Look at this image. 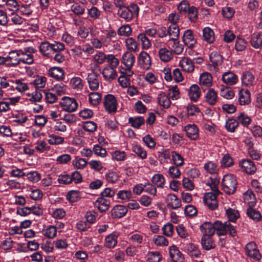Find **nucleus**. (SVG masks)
Returning <instances> with one entry per match:
<instances>
[{
  "label": "nucleus",
  "mask_w": 262,
  "mask_h": 262,
  "mask_svg": "<svg viewBox=\"0 0 262 262\" xmlns=\"http://www.w3.org/2000/svg\"><path fill=\"white\" fill-rule=\"evenodd\" d=\"M139 12V7L136 4H130L124 7L122 10H118L117 15L126 22H130L137 19Z\"/></svg>",
  "instance_id": "f257e3e1"
},
{
  "label": "nucleus",
  "mask_w": 262,
  "mask_h": 262,
  "mask_svg": "<svg viewBox=\"0 0 262 262\" xmlns=\"http://www.w3.org/2000/svg\"><path fill=\"white\" fill-rule=\"evenodd\" d=\"M215 231L219 236L225 235L228 233L231 236L236 235L237 232L235 227L229 221L224 223L217 221L214 223Z\"/></svg>",
  "instance_id": "f03ea898"
},
{
  "label": "nucleus",
  "mask_w": 262,
  "mask_h": 262,
  "mask_svg": "<svg viewBox=\"0 0 262 262\" xmlns=\"http://www.w3.org/2000/svg\"><path fill=\"white\" fill-rule=\"evenodd\" d=\"M237 182L234 176L231 174H226L224 176L222 182V189L228 194H233L237 188Z\"/></svg>",
  "instance_id": "7ed1b4c3"
},
{
  "label": "nucleus",
  "mask_w": 262,
  "mask_h": 262,
  "mask_svg": "<svg viewBox=\"0 0 262 262\" xmlns=\"http://www.w3.org/2000/svg\"><path fill=\"white\" fill-rule=\"evenodd\" d=\"M157 33V30L154 28H150L146 30L145 33H141L138 35L137 39L139 41L141 42L142 48L144 49H149L151 43L149 39L147 37L146 35L149 36H154Z\"/></svg>",
  "instance_id": "20e7f679"
},
{
  "label": "nucleus",
  "mask_w": 262,
  "mask_h": 262,
  "mask_svg": "<svg viewBox=\"0 0 262 262\" xmlns=\"http://www.w3.org/2000/svg\"><path fill=\"white\" fill-rule=\"evenodd\" d=\"M103 105L105 111L109 114L115 113L117 111V102L115 97L107 94L104 98Z\"/></svg>",
  "instance_id": "39448f33"
},
{
  "label": "nucleus",
  "mask_w": 262,
  "mask_h": 262,
  "mask_svg": "<svg viewBox=\"0 0 262 262\" xmlns=\"http://www.w3.org/2000/svg\"><path fill=\"white\" fill-rule=\"evenodd\" d=\"M63 110L68 112L75 111L78 107V103L74 98L64 97L60 102Z\"/></svg>",
  "instance_id": "423d86ee"
},
{
  "label": "nucleus",
  "mask_w": 262,
  "mask_h": 262,
  "mask_svg": "<svg viewBox=\"0 0 262 262\" xmlns=\"http://www.w3.org/2000/svg\"><path fill=\"white\" fill-rule=\"evenodd\" d=\"M239 166L243 171L249 174H254L256 170L255 164L250 159H243L239 162Z\"/></svg>",
  "instance_id": "0eeeda50"
},
{
  "label": "nucleus",
  "mask_w": 262,
  "mask_h": 262,
  "mask_svg": "<svg viewBox=\"0 0 262 262\" xmlns=\"http://www.w3.org/2000/svg\"><path fill=\"white\" fill-rule=\"evenodd\" d=\"M246 254L248 256L256 260L261 258V255L257 249L256 245L254 242H250L247 244L245 248Z\"/></svg>",
  "instance_id": "6e6552de"
},
{
  "label": "nucleus",
  "mask_w": 262,
  "mask_h": 262,
  "mask_svg": "<svg viewBox=\"0 0 262 262\" xmlns=\"http://www.w3.org/2000/svg\"><path fill=\"white\" fill-rule=\"evenodd\" d=\"M165 202L168 208L177 209L181 206V200L174 194L167 195Z\"/></svg>",
  "instance_id": "1a4fd4ad"
},
{
  "label": "nucleus",
  "mask_w": 262,
  "mask_h": 262,
  "mask_svg": "<svg viewBox=\"0 0 262 262\" xmlns=\"http://www.w3.org/2000/svg\"><path fill=\"white\" fill-rule=\"evenodd\" d=\"M138 64L144 70L149 69L151 66L150 57L145 52H141L138 57Z\"/></svg>",
  "instance_id": "9d476101"
},
{
  "label": "nucleus",
  "mask_w": 262,
  "mask_h": 262,
  "mask_svg": "<svg viewBox=\"0 0 262 262\" xmlns=\"http://www.w3.org/2000/svg\"><path fill=\"white\" fill-rule=\"evenodd\" d=\"M7 63H6L7 67H15L18 66L20 62V58H19L16 50L10 52L7 56Z\"/></svg>",
  "instance_id": "9b49d317"
},
{
  "label": "nucleus",
  "mask_w": 262,
  "mask_h": 262,
  "mask_svg": "<svg viewBox=\"0 0 262 262\" xmlns=\"http://www.w3.org/2000/svg\"><path fill=\"white\" fill-rule=\"evenodd\" d=\"M104 80L108 82L115 80L117 77V73L114 68L110 67H105L102 72Z\"/></svg>",
  "instance_id": "f8f14e48"
},
{
  "label": "nucleus",
  "mask_w": 262,
  "mask_h": 262,
  "mask_svg": "<svg viewBox=\"0 0 262 262\" xmlns=\"http://www.w3.org/2000/svg\"><path fill=\"white\" fill-rule=\"evenodd\" d=\"M110 206V201L103 197L98 198L94 203V206L101 212H106Z\"/></svg>",
  "instance_id": "ddd939ff"
},
{
  "label": "nucleus",
  "mask_w": 262,
  "mask_h": 262,
  "mask_svg": "<svg viewBox=\"0 0 262 262\" xmlns=\"http://www.w3.org/2000/svg\"><path fill=\"white\" fill-rule=\"evenodd\" d=\"M127 210V208L123 205H116L111 211V216L113 218L122 217L125 215Z\"/></svg>",
  "instance_id": "4468645a"
},
{
  "label": "nucleus",
  "mask_w": 262,
  "mask_h": 262,
  "mask_svg": "<svg viewBox=\"0 0 262 262\" xmlns=\"http://www.w3.org/2000/svg\"><path fill=\"white\" fill-rule=\"evenodd\" d=\"M179 66L186 72L191 73L194 69V62L188 57L182 58L179 62Z\"/></svg>",
  "instance_id": "2eb2a0df"
},
{
  "label": "nucleus",
  "mask_w": 262,
  "mask_h": 262,
  "mask_svg": "<svg viewBox=\"0 0 262 262\" xmlns=\"http://www.w3.org/2000/svg\"><path fill=\"white\" fill-rule=\"evenodd\" d=\"M169 254L174 262H183L184 260L183 255L174 245L169 248Z\"/></svg>",
  "instance_id": "dca6fc26"
},
{
  "label": "nucleus",
  "mask_w": 262,
  "mask_h": 262,
  "mask_svg": "<svg viewBox=\"0 0 262 262\" xmlns=\"http://www.w3.org/2000/svg\"><path fill=\"white\" fill-rule=\"evenodd\" d=\"M223 81L227 85H232L237 83L238 77L234 73L229 71L225 72L222 75Z\"/></svg>",
  "instance_id": "f3484780"
},
{
  "label": "nucleus",
  "mask_w": 262,
  "mask_h": 262,
  "mask_svg": "<svg viewBox=\"0 0 262 262\" xmlns=\"http://www.w3.org/2000/svg\"><path fill=\"white\" fill-rule=\"evenodd\" d=\"M88 82L89 88L91 90L95 91L98 90L99 85L98 75L95 72L89 73L88 76Z\"/></svg>",
  "instance_id": "a211bd4d"
},
{
  "label": "nucleus",
  "mask_w": 262,
  "mask_h": 262,
  "mask_svg": "<svg viewBox=\"0 0 262 262\" xmlns=\"http://www.w3.org/2000/svg\"><path fill=\"white\" fill-rule=\"evenodd\" d=\"M238 101L242 105L249 104L251 102V95L249 91L242 89L238 93Z\"/></svg>",
  "instance_id": "6ab92c4d"
},
{
  "label": "nucleus",
  "mask_w": 262,
  "mask_h": 262,
  "mask_svg": "<svg viewBox=\"0 0 262 262\" xmlns=\"http://www.w3.org/2000/svg\"><path fill=\"white\" fill-rule=\"evenodd\" d=\"M200 230L204 233L203 235L212 236L215 232L214 223L205 222L200 226Z\"/></svg>",
  "instance_id": "aec40b11"
},
{
  "label": "nucleus",
  "mask_w": 262,
  "mask_h": 262,
  "mask_svg": "<svg viewBox=\"0 0 262 262\" xmlns=\"http://www.w3.org/2000/svg\"><path fill=\"white\" fill-rule=\"evenodd\" d=\"M187 137L192 140H195L199 136V129L195 124H188L185 127Z\"/></svg>",
  "instance_id": "412c9836"
},
{
  "label": "nucleus",
  "mask_w": 262,
  "mask_h": 262,
  "mask_svg": "<svg viewBox=\"0 0 262 262\" xmlns=\"http://www.w3.org/2000/svg\"><path fill=\"white\" fill-rule=\"evenodd\" d=\"M188 95L192 101L196 102L201 95V91L197 84H192L189 89Z\"/></svg>",
  "instance_id": "4be33fe9"
},
{
  "label": "nucleus",
  "mask_w": 262,
  "mask_h": 262,
  "mask_svg": "<svg viewBox=\"0 0 262 262\" xmlns=\"http://www.w3.org/2000/svg\"><path fill=\"white\" fill-rule=\"evenodd\" d=\"M183 41L190 48H192L195 43L192 31L191 30H186L183 36Z\"/></svg>",
  "instance_id": "5701e85b"
},
{
  "label": "nucleus",
  "mask_w": 262,
  "mask_h": 262,
  "mask_svg": "<svg viewBox=\"0 0 262 262\" xmlns=\"http://www.w3.org/2000/svg\"><path fill=\"white\" fill-rule=\"evenodd\" d=\"M201 244L203 249L209 250L215 247V244L212 240V236L203 235Z\"/></svg>",
  "instance_id": "b1692460"
},
{
  "label": "nucleus",
  "mask_w": 262,
  "mask_h": 262,
  "mask_svg": "<svg viewBox=\"0 0 262 262\" xmlns=\"http://www.w3.org/2000/svg\"><path fill=\"white\" fill-rule=\"evenodd\" d=\"M49 75L57 80H62L64 78V73L62 68L52 67L49 70Z\"/></svg>",
  "instance_id": "393cba45"
},
{
  "label": "nucleus",
  "mask_w": 262,
  "mask_h": 262,
  "mask_svg": "<svg viewBox=\"0 0 262 262\" xmlns=\"http://www.w3.org/2000/svg\"><path fill=\"white\" fill-rule=\"evenodd\" d=\"M135 62V57L132 53L126 52L123 55L122 63L124 64L126 67L132 68Z\"/></svg>",
  "instance_id": "a878e982"
},
{
  "label": "nucleus",
  "mask_w": 262,
  "mask_h": 262,
  "mask_svg": "<svg viewBox=\"0 0 262 262\" xmlns=\"http://www.w3.org/2000/svg\"><path fill=\"white\" fill-rule=\"evenodd\" d=\"M168 34L170 36V40L176 41L179 37L180 29L176 24H172L168 28Z\"/></svg>",
  "instance_id": "bb28decb"
},
{
  "label": "nucleus",
  "mask_w": 262,
  "mask_h": 262,
  "mask_svg": "<svg viewBox=\"0 0 262 262\" xmlns=\"http://www.w3.org/2000/svg\"><path fill=\"white\" fill-rule=\"evenodd\" d=\"M159 56L160 59L163 62H168L173 57L171 51L166 48H162L159 50Z\"/></svg>",
  "instance_id": "cd10ccee"
},
{
  "label": "nucleus",
  "mask_w": 262,
  "mask_h": 262,
  "mask_svg": "<svg viewBox=\"0 0 262 262\" xmlns=\"http://www.w3.org/2000/svg\"><path fill=\"white\" fill-rule=\"evenodd\" d=\"M39 51L43 56L51 58L53 57L51 55V43L48 41H44L40 43Z\"/></svg>",
  "instance_id": "c85d7f7f"
},
{
  "label": "nucleus",
  "mask_w": 262,
  "mask_h": 262,
  "mask_svg": "<svg viewBox=\"0 0 262 262\" xmlns=\"http://www.w3.org/2000/svg\"><path fill=\"white\" fill-rule=\"evenodd\" d=\"M254 77L252 73L246 71L244 72L242 77V82L243 84L249 86L253 84L254 82Z\"/></svg>",
  "instance_id": "c756f323"
},
{
  "label": "nucleus",
  "mask_w": 262,
  "mask_h": 262,
  "mask_svg": "<svg viewBox=\"0 0 262 262\" xmlns=\"http://www.w3.org/2000/svg\"><path fill=\"white\" fill-rule=\"evenodd\" d=\"M217 93L213 89H209L206 94L205 99L206 101L211 105H214L217 102Z\"/></svg>",
  "instance_id": "7c9ffc66"
},
{
  "label": "nucleus",
  "mask_w": 262,
  "mask_h": 262,
  "mask_svg": "<svg viewBox=\"0 0 262 262\" xmlns=\"http://www.w3.org/2000/svg\"><path fill=\"white\" fill-rule=\"evenodd\" d=\"M209 58L214 68L221 65L223 62L222 56L216 51L212 52L210 55Z\"/></svg>",
  "instance_id": "2f4dec72"
},
{
  "label": "nucleus",
  "mask_w": 262,
  "mask_h": 262,
  "mask_svg": "<svg viewBox=\"0 0 262 262\" xmlns=\"http://www.w3.org/2000/svg\"><path fill=\"white\" fill-rule=\"evenodd\" d=\"M212 77L210 74L204 73L200 77V84L205 87H210L212 85Z\"/></svg>",
  "instance_id": "473e14b6"
},
{
  "label": "nucleus",
  "mask_w": 262,
  "mask_h": 262,
  "mask_svg": "<svg viewBox=\"0 0 262 262\" xmlns=\"http://www.w3.org/2000/svg\"><path fill=\"white\" fill-rule=\"evenodd\" d=\"M204 40L209 43L213 42L215 40L214 32L209 27H206L203 30Z\"/></svg>",
  "instance_id": "72a5a7b5"
},
{
  "label": "nucleus",
  "mask_w": 262,
  "mask_h": 262,
  "mask_svg": "<svg viewBox=\"0 0 262 262\" xmlns=\"http://www.w3.org/2000/svg\"><path fill=\"white\" fill-rule=\"evenodd\" d=\"M251 43L255 49L260 48L262 46V34L259 33H254L251 37Z\"/></svg>",
  "instance_id": "f704fd0d"
},
{
  "label": "nucleus",
  "mask_w": 262,
  "mask_h": 262,
  "mask_svg": "<svg viewBox=\"0 0 262 262\" xmlns=\"http://www.w3.org/2000/svg\"><path fill=\"white\" fill-rule=\"evenodd\" d=\"M158 99L159 104L162 106L164 108H168L169 107L171 101L165 93H161L159 94Z\"/></svg>",
  "instance_id": "c9c22d12"
},
{
  "label": "nucleus",
  "mask_w": 262,
  "mask_h": 262,
  "mask_svg": "<svg viewBox=\"0 0 262 262\" xmlns=\"http://www.w3.org/2000/svg\"><path fill=\"white\" fill-rule=\"evenodd\" d=\"M247 214L251 219L256 222L260 221L262 218V216L258 211L250 207L247 209Z\"/></svg>",
  "instance_id": "e433bc0d"
},
{
  "label": "nucleus",
  "mask_w": 262,
  "mask_h": 262,
  "mask_svg": "<svg viewBox=\"0 0 262 262\" xmlns=\"http://www.w3.org/2000/svg\"><path fill=\"white\" fill-rule=\"evenodd\" d=\"M117 244V236L111 234L105 237V246L108 248H113Z\"/></svg>",
  "instance_id": "4c0bfd02"
},
{
  "label": "nucleus",
  "mask_w": 262,
  "mask_h": 262,
  "mask_svg": "<svg viewBox=\"0 0 262 262\" xmlns=\"http://www.w3.org/2000/svg\"><path fill=\"white\" fill-rule=\"evenodd\" d=\"M152 183L157 187L163 188L165 184V178L161 174H155L152 178Z\"/></svg>",
  "instance_id": "58836bf2"
},
{
  "label": "nucleus",
  "mask_w": 262,
  "mask_h": 262,
  "mask_svg": "<svg viewBox=\"0 0 262 262\" xmlns=\"http://www.w3.org/2000/svg\"><path fill=\"white\" fill-rule=\"evenodd\" d=\"M128 122L133 127L139 128L144 123L145 120L143 117H129Z\"/></svg>",
  "instance_id": "ea45409f"
},
{
  "label": "nucleus",
  "mask_w": 262,
  "mask_h": 262,
  "mask_svg": "<svg viewBox=\"0 0 262 262\" xmlns=\"http://www.w3.org/2000/svg\"><path fill=\"white\" fill-rule=\"evenodd\" d=\"M226 215L229 219V222H235L239 217V213L237 210L228 208L226 210Z\"/></svg>",
  "instance_id": "a19ab883"
},
{
  "label": "nucleus",
  "mask_w": 262,
  "mask_h": 262,
  "mask_svg": "<svg viewBox=\"0 0 262 262\" xmlns=\"http://www.w3.org/2000/svg\"><path fill=\"white\" fill-rule=\"evenodd\" d=\"M101 100V95L97 92L91 93L89 94L90 103L94 106L98 105Z\"/></svg>",
  "instance_id": "79ce46f5"
},
{
  "label": "nucleus",
  "mask_w": 262,
  "mask_h": 262,
  "mask_svg": "<svg viewBox=\"0 0 262 262\" xmlns=\"http://www.w3.org/2000/svg\"><path fill=\"white\" fill-rule=\"evenodd\" d=\"M172 160L176 166H181L184 164V159L182 156L175 151L171 152Z\"/></svg>",
  "instance_id": "37998d69"
},
{
  "label": "nucleus",
  "mask_w": 262,
  "mask_h": 262,
  "mask_svg": "<svg viewBox=\"0 0 262 262\" xmlns=\"http://www.w3.org/2000/svg\"><path fill=\"white\" fill-rule=\"evenodd\" d=\"M105 178L107 182L110 183H115L119 178L118 173L113 170H108L105 174Z\"/></svg>",
  "instance_id": "c03bdc74"
},
{
  "label": "nucleus",
  "mask_w": 262,
  "mask_h": 262,
  "mask_svg": "<svg viewBox=\"0 0 262 262\" xmlns=\"http://www.w3.org/2000/svg\"><path fill=\"white\" fill-rule=\"evenodd\" d=\"M187 14L188 18L191 22H195L198 18V11L197 8L194 6H191L189 8Z\"/></svg>",
  "instance_id": "a18cd8bd"
},
{
  "label": "nucleus",
  "mask_w": 262,
  "mask_h": 262,
  "mask_svg": "<svg viewBox=\"0 0 262 262\" xmlns=\"http://www.w3.org/2000/svg\"><path fill=\"white\" fill-rule=\"evenodd\" d=\"M30 4H21V5H19V6L15 9V11H18L20 13V14L23 15H30L32 11L30 8Z\"/></svg>",
  "instance_id": "49530a36"
},
{
  "label": "nucleus",
  "mask_w": 262,
  "mask_h": 262,
  "mask_svg": "<svg viewBox=\"0 0 262 262\" xmlns=\"http://www.w3.org/2000/svg\"><path fill=\"white\" fill-rule=\"evenodd\" d=\"M133 151L142 159H145L147 157L146 151L139 145H135L133 147Z\"/></svg>",
  "instance_id": "de8ad7c7"
},
{
  "label": "nucleus",
  "mask_w": 262,
  "mask_h": 262,
  "mask_svg": "<svg viewBox=\"0 0 262 262\" xmlns=\"http://www.w3.org/2000/svg\"><path fill=\"white\" fill-rule=\"evenodd\" d=\"M106 60L108 64L107 67L115 69L119 65V60L113 54H108L107 56Z\"/></svg>",
  "instance_id": "09e8293b"
},
{
  "label": "nucleus",
  "mask_w": 262,
  "mask_h": 262,
  "mask_svg": "<svg viewBox=\"0 0 262 262\" xmlns=\"http://www.w3.org/2000/svg\"><path fill=\"white\" fill-rule=\"evenodd\" d=\"M238 122L234 119H229L226 123V127L228 131L233 133L238 125Z\"/></svg>",
  "instance_id": "8fccbe9b"
},
{
  "label": "nucleus",
  "mask_w": 262,
  "mask_h": 262,
  "mask_svg": "<svg viewBox=\"0 0 262 262\" xmlns=\"http://www.w3.org/2000/svg\"><path fill=\"white\" fill-rule=\"evenodd\" d=\"M70 84L74 89L81 90L83 88L82 79L79 77H75L72 78L70 81Z\"/></svg>",
  "instance_id": "3c124183"
},
{
  "label": "nucleus",
  "mask_w": 262,
  "mask_h": 262,
  "mask_svg": "<svg viewBox=\"0 0 262 262\" xmlns=\"http://www.w3.org/2000/svg\"><path fill=\"white\" fill-rule=\"evenodd\" d=\"M79 193L78 191L71 190L67 194V199L72 203L76 202L80 198Z\"/></svg>",
  "instance_id": "603ef678"
},
{
  "label": "nucleus",
  "mask_w": 262,
  "mask_h": 262,
  "mask_svg": "<svg viewBox=\"0 0 262 262\" xmlns=\"http://www.w3.org/2000/svg\"><path fill=\"white\" fill-rule=\"evenodd\" d=\"M71 10L75 15L80 16L83 15L85 12V8L83 6L78 4H74L71 7Z\"/></svg>",
  "instance_id": "864d4df0"
},
{
  "label": "nucleus",
  "mask_w": 262,
  "mask_h": 262,
  "mask_svg": "<svg viewBox=\"0 0 262 262\" xmlns=\"http://www.w3.org/2000/svg\"><path fill=\"white\" fill-rule=\"evenodd\" d=\"M220 95L227 99H231L234 97V93L233 90L226 87L221 89Z\"/></svg>",
  "instance_id": "5fc2aeb1"
},
{
  "label": "nucleus",
  "mask_w": 262,
  "mask_h": 262,
  "mask_svg": "<svg viewBox=\"0 0 262 262\" xmlns=\"http://www.w3.org/2000/svg\"><path fill=\"white\" fill-rule=\"evenodd\" d=\"M119 35L128 36L132 33V29L129 25H123L118 30Z\"/></svg>",
  "instance_id": "6e6d98bb"
},
{
  "label": "nucleus",
  "mask_w": 262,
  "mask_h": 262,
  "mask_svg": "<svg viewBox=\"0 0 262 262\" xmlns=\"http://www.w3.org/2000/svg\"><path fill=\"white\" fill-rule=\"evenodd\" d=\"M168 95L172 100H177L180 95L179 90L177 85L170 86L168 90Z\"/></svg>",
  "instance_id": "4d7b16f0"
},
{
  "label": "nucleus",
  "mask_w": 262,
  "mask_h": 262,
  "mask_svg": "<svg viewBox=\"0 0 262 262\" xmlns=\"http://www.w3.org/2000/svg\"><path fill=\"white\" fill-rule=\"evenodd\" d=\"M190 7L188 2L186 0H184L179 4L178 6V9L181 14H186Z\"/></svg>",
  "instance_id": "13d9d810"
},
{
  "label": "nucleus",
  "mask_w": 262,
  "mask_h": 262,
  "mask_svg": "<svg viewBox=\"0 0 262 262\" xmlns=\"http://www.w3.org/2000/svg\"><path fill=\"white\" fill-rule=\"evenodd\" d=\"M88 11L89 16L93 19H98L101 15V11L96 7H92Z\"/></svg>",
  "instance_id": "bf43d9fd"
},
{
  "label": "nucleus",
  "mask_w": 262,
  "mask_h": 262,
  "mask_svg": "<svg viewBox=\"0 0 262 262\" xmlns=\"http://www.w3.org/2000/svg\"><path fill=\"white\" fill-rule=\"evenodd\" d=\"M237 119L238 120V123L240 122L243 125L245 126H248L251 122L250 118L244 113H240V114L237 117Z\"/></svg>",
  "instance_id": "052dcab7"
},
{
  "label": "nucleus",
  "mask_w": 262,
  "mask_h": 262,
  "mask_svg": "<svg viewBox=\"0 0 262 262\" xmlns=\"http://www.w3.org/2000/svg\"><path fill=\"white\" fill-rule=\"evenodd\" d=\"M56 227L53 226H50L46 229L44 235L49 238H53L56 236Z\"/></svg>",
  "instance_id": "680f3d73"
},
{
  "label": "nucleus",
  "mask_w": 262,
  "mask_h": 262,
  "mask_svg": "<svg viewBox=\"0 0 262 262\" xmlns=\"http://www.w3.org/2000/svg\"><path fill=\"white\" fill-rule=\"evenodd\" d=\"M48 141L51 145L60 144L64 142V138L55 135H52L50 136V139Z\"/></svg>",
  "instance_id": "e2e57ef3"
},
{
  "label": "nucleus",
  "mask_w": 262,
  "mask_h": 262,
  "mask_svg": "<svg viewBox=\"0 0 262 262\" xmlns=\"http://www.w3.org/2000/svg\"><path fill=\"white\" fill-rule=\"evenodd\" d=\"M67 90L66 86L63 83L55 84L52 88V91L58 95H61L65 93Z\"/></svg>",
  "instance_id": "0e129e2a"
},
{
  "label": "nucleus",
  "mask_w": 262,
  "mask_h": 262,
  "mask_svg": "<svg viewBox=\"0 0 262 262\" xmlns=\"http://www.w3.org/2000/svg\"><path fill=\"white\" fill-rule=\"evenodd\" d=\"M47 79L44 76H38L34 80L33 84L36 88H43L45 86Z\"/></svg>",
  "instance_id": "69168bd1"
},
{
  "label": "nucleus",
  "mask_w": 262,
  "mask_h": 262,
  "mask_svg": "<svg viewBox=\"0 0 262 262\" xmlns=\"http://www.w3.org/2000/svg\"><path fill=\"white\" fill-rule=\"evenodd\" d=\"M221 164L224 167H230L233 164V159L229 154H226L223 157Z\"/></svg>",
  "instance_id": "338daca9"
},
{
  "label": "nucleus",
  "mask_w": 262,
  "mask_h": 262,
  "mask_svg": "<svg viewBox=\"0 0 262 262\" xmlns=\"http://www.w3.org/2000/svg\"><path fill=\"white\" fill-rule=\"evenodd\" d=\"M162 256L159 252H151L149 253L148 259L150 262H159Z\"/></svg>",
  "instance_id": "774afa93"
}]
</instances>
